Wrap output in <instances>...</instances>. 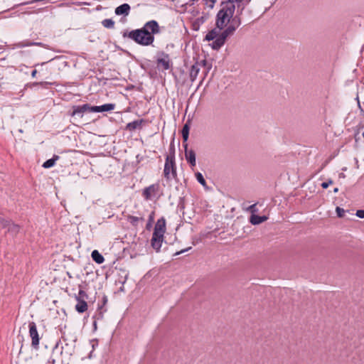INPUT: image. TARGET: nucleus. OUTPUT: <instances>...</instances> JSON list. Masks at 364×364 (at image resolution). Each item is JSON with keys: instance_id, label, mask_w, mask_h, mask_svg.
<instances>
[{"instance_id": "nucleus-1", "label": "nucleus", "mask_w": 364, "mask_h": 364, "mask_svg": "<svg viewBox=\"0 0 364 364\" xmlns=\"http://www.w3.org/2000/svg\"><path fill=\"white\" fill-rule=\"evenodd\" d=\"M241 0H224L220 3V10L215 16V26L219 30L235 27V31L241 24L240 15L245 9Z\"/></svg>"}, {"instance_id": "nucleus-2", "label": "nucleus", "mask_w": 364, "mask_h": 364, "mask_svg": "<svg viewBox=\"0 0 364 364\" xmlns=\"http://www.w3.org/2000/svg\"><path fill=\"white\" fill-rule=\"evenodd\" d=\"M160 26L155 20L147 21L142 28L124 33L123 37L129 38L142 46H153L154 35L160 33Z\"/></svg>"}, {"instance_id": "nucleus-3", "label": "nucleus", "mask_w": 364, "mask_h": 364, "mask_svg": "<svg viewBox=\"0 0 364 364\" xmlns=\"http://www.w3.org/2000/svg\"><path fill=\"white\" fill-rule=\"evenodd\" d=\"M164 176L167 181H169L171 178H173L178 181L176 173V166L175 162L174 154H170L166 156L164 169Z\"/></svg>"}, {"instance_id": "nucleus-4", "label": "nucleus", "mask_w": 364, "mask_h": 364, "mask_svg": "<svg viewBox=\"0 0 364 364\" xmlns=\"http://www.w3.org/2000/svg\"><path fill=\"white\" fill-rule=\"evenodd\" d=\"M87 112H93L92 106L88 103L71 106L70 109L68 111V115L71 117H77L79 118H82L84 114Z\"/></svg>"}, {"instance_id": "nucleus-5", "label": "nucleus", "mask_w": 364, "mask_h": 364, "mask_svg": "<svg viewBox=\"0 0 364 364\" xmlns=\"http://www.w3.org/2000/svg\"><path fill=\"white\" fill-rule=\"evenodd\" d=\"M235 27L227 28L220 32V34L213 40L212 43V48L214 50L220 49L225 43L226 38L234 33Z\"/></svg>"}, {"instance_id": "nucleus-6", "label": "nucleus", "mask_w": 364, "mask_h": 364, "mask_svg": "<svg viewBox=\"0 0 364 364\" xmlns=\"http://www.w3.org/2000/svg\"><path fill=\"white\" fill-rule=\"evenodd\" d=\"M156 63L159 70H167L172 67V61L169 55L164 51L157 53Z\"/></svg>"}, {"instance_id": "nucleus-7", "label": "nucleus", "mask_w": 364, "mask_h": 364, "mask_svg": "<svg viewBox=\"0 0 364 364\" xmlns=\"http://www.w3.org/2000/svg\"><path fill=\"white\" fill-rule=\"evenodd\" d=\"M29 327V336L31 338V346L34 349H38L40 337L37 331L36 324L34 321H31L28 323Z\"/></svg>"}, {"instance_id": "nucleus-8", "label": "nucleus", "mask_w": 364, "mask_h": 364, "mask_svg": "<svg viewBox=\"0 0 364 364\" xmlns=\"http://www.w3.org/2000/svg\"><path fill=\"white\" fill-rule=\"evenodd\" d=\"M75 143V151H80L81 153H87L88 149V145L91 142L88 141V138H74Z\"/></svg>"}, {"instance_id": "nucleus-9", "label": "nucleus", "mask_w": 364, "mask_h": 364, "mask_svg": "<svg viewBox=\"0 0 364 364\" xmlns=\"http://www.w3.org/2000/svg\"><path fill=\"white\" fill-rule=\"evenodd\" d=\"M164 234L157 232H153L152 237L151 239V246L156 252H159L161 244L164 240Z\"/></svg>"}, {"instance_id": "nucleus-10", "label": "nucleus", "mask_w": 364, "mask_h": 364, "mask_svg": "<svg viewBox=\"0 0 364 364\" xmlns=\"http://www.w3.org/2000/svg\"><path fill=\"white\" fill-rule=\"evenodd\" d=\"M159 183L152 184L143 190L142 196L146 200H151L153 196H155L159 190Z\"/></svg>"}, {"instance_id": "nucleus-11", "label": "nucleus", "mask_w": 364, "mask_h": 364, "mask_svg": "<svg viewBox=\"0 0 364 364\" xmlns=\"http://www.w3.org/2000/svg\"><path fill=\"white\" fill-rule=\"evenodd\" d=\"M144 119H138L134 122H129L126 126V129L132 132L134 130H140L142 129L143 125L146 123Z\"/></svg>"}, {"instance_id": "nucleus-12", "label": "nucleus", "mask_w": 364, "mask_h": 364, "mask_svg": "<svg viewBox=\"0 0 364 364\" xmlns=\"http://www.w3.org/2000/svg\"><path fill=\"white\" fill-rule=\"evenodd\" d=\"M126 218L127 220L134 228H137L139 222L142 223L144 221V218L140 213H138L137 216L127 215Z\"/></svg>"}, {"instance_id": "nucleus-13", "label": "nucleus", "mask_w": 364, "mask_h": 364, "mask_svg": "<svg viewBox=\"0 0 364 364\" xmlns=\"http://www.w3.org/2000/svg\"><path fill=\"white\" fill-rule=\"evenodd\" d=\"M115 108V105L112 103L105 104L101 106H92L93 112H102L112 111Z\"/></svg>"}, {"instance_id": "nucleus-14", "label": "nucleus", "mask_w": 364, "mask_h": 364, "mask_svg": "<svg viewBox=\"0 0 364 364\" xmlns=\"http://www.w3.org/2000/svg\"><path fill=\"white\" fill-rule=\"evenodd\" d=\"M166 230V220L164 217H161V218L158 219L155 225L154 232H157L164 235Z\"/></svg>"}, {"instance_id": "nucleus-15", "label": "nucleus", "mask_w": 364, "mask_h": 364, "mask_svg": "<svg viewBox=\"0 0 364 364\" xmlns=\"http://www.w3.org/2000/svg\"><path fill=\"white\" fill-rule=\"evenodd\" d=\"M130 9H131V7L130 6L125 3V4H123L119 6H117L116 9H115V14L118 16L119 15H124L125 16H128L129 12H130Z\"/></svg>"}, {"instance_id": "nucleus-16", "label": "nucleus", "mask_w": 364, "mask_h": 364, "mask_svg": "<svg viewBox=\"0 0 364 364\" xmlns=\"http://www.w3.org/2000/svg\"><path fill=\"white\" fill-rule=\"evenodd\" d=\"M186 148V158L187 161L190 164L191 166H196V154L193 150L188 151L187 150V144H185Z\"/></svg>"}, {"instance_id": "nucleus-17", "label": "nucleus", "mask_w": 364, "mask_h": 364, "mask_svg": "<svg viewBox=\"0 0 364 364\" xmlns=\"http://www.w3.org/2000/svg\"><path fill=\"white\" fill-rule=\"evenodd\" d=\"M77 304L75 305V310L80 313L82 314L87 310L88 305L85 299H76Z\"/></svg>"}, {"instance_id": "nucleus-18", "label": "nucleus", "mask_w": 364, "mask_h": 364, "mask_svg": "<svg viewBox=\"0 0 364 364\" xmlns=\"http://www.w3.org/2000/svg\"><path fill=\"white\" fill-rule=\"evenodd\" d=\"M199 71H200V64L198 63V62H196L195 64H193L191 66V68L190 70V80H191V82H193L196 80Z\"/></svg>"}, {"instance_id": "nucleus-19", "label": "nucleus", "mask_w": 364, "mask_h": 364, "mask_svg": "<svg viewBox=\"0 0 364 364\" xmlns=\"http://www.w3.org/2000/svg\"><path fill=\"white\" fill-rule=\"evenodd\" d=\"M267 220V217L265 215H258L255 214H252L250 216V221L252 225H259L262 223L263 222Z\"/></svg>"}, {"instance_id": "nucleus-20", "label": "nucleus", "mask_w": 364, "mask_h": 364, "mask_svg": "<svg viewBox=\"0 0 364 364\" xmlns=\"http://www.w3.org/2000/svg\"><path fill=\"white\" fill-rule=\"evenodd\" d=\"M222 30H219L217 27L210 31L205 36V40L208 41H213L220 34Z\"/></svg>"}, {"instance_id": "nucleus-21", "label": "nucleus", "mask_w": 364, "mask_h": 364, "mask_svg": "<svg viewBox=\"0 0 364 364\" xmlns=\"http://www.w3.org/2000/svg\"><path fill=\"white\" fill-rule=\"evenodd\" d=\"M91 257L92 260L98 264L103 263L105 261L103 255L96 250L92 252Z\"/></svg>"}, {"instance_id": "nucleus-22", "label": "nucleus", "mask_w": 364, "mask_h": 364, "mask_svg": "<svg viewBox=\"0 0 364 364\" xmlns=\"http://www.w3.org/2000/svg\"><path fill=\"white\" fill-rule=\"evenodd\" d=\"M59 159H60L59 156L54 154L51 159L46 161L43 164L42 166L44 168H51L55 164L56 161H58Z\"/></svg>"}, {"instance_id": "nucleus-23", "label": "nucleus", "mask_w": 364, "mask_h": 364, "mask_svg": "<svg viewBox=\"0 0 364 364\" xmlns=\"http://www.w3.org/2000/svg\"><path fill=\"white\" fill-rule=\"evenodd\" d=\"M21 230V226L18 224L14 223L13 221L8 228V232L17 235Z\"/></svg>"}, {"instance_id": "nucleus-24", "label": "nucleus", "mask_w": 364, "mask_h": 364, "mask_svg": "<svg viewBox=\"0 0 364 364\" xmlns=\"http://www.w3.org/2000/svg\"><path fill=\"white\" fill-rule=\"evenodd\" d=\"M107 296L105 295V296H103V297H102V305H100V306H98V311H99V313H98V314H97V319H101V318H102V317H103V312H102L101 310H102V308H103V307L107 304Z\"/></svg>"}, {"instance_id": "nucleus-25", "label": "nucleus", "mask_w": 364, "mask_h": 364, "mask_svg": "<svg viewBox=\"0 0 364 364\" xmlns=\"http://www.w3.org/2000/svg\"><path fill=\"white\" fill-rule=\"evenodd\" d=\"M102 24L105 28H113L114 27V21L111 18H106L102 21Z\"/></svg>"}, {"instance_id": "nucleus-26", "label": "nucleus", "mask_w": 364, "mask_h": 364, "mask_svg": "<svg viewBox=\"0 0 364 364\" xmlns=\"http://www.w3.org/2000/svg\"><path fill=\"white\" fill-rule=\"evenodd\" d=\"M196 178L199 183H200L203 187L207 186L206 181L203 176V174L200 172H196L195 173Z\"/></svg>"}, {"instance_id": "nucleus-27", "label": "nucleus", "mask_w": 364, "mask_h": 364, "mask_svg": "<svg viewBox=\"0 0 364 364\" xmlns=\"http://www.w3.org/2000/svg\"><path fill=\"white\" fill-rule=\"evenodd\" d=\"M11 223L12 220L11 219L0 218V226L2 229L9 228Z\"/></svg>"}, {"instance_id": "nucleus-28", "label": "nucleus", "mask_w": 364, "mask_h": 364, "mask_svg": "<svg viewBox=\"0 0 364 364\" xmlns=\"http://www.w3.org/2000/svg\"><path fill=\"white\" fill-rule=\"evenodd\" d=\"M154 216H155V212L151 211L149 215V220H148V222L146 225V230H149L151 228L152 223H154Z\"/></svg>"}, {"instance_id": "nucleus-29", "label": "nucleus", "mask_w": 364, "mask_h": 364, "mask_svg": "<svg viewBox=\"0 0 364 364\" xmlns=\"http://www.w3.org/2000/svg\"><path fill=\"white\" fill-rule=\"evenodd\" d=\"M32 46L45 47V45L41 42L25 41V42L21 43V46Z\"/></svg>"}, {"instance_id": "nucleus-30", "label": "nucleus", "mask_w": 364, "mask_h": 364, "mask_svg": "<svg viewBox=\"0 0 364 364\" xmlns=\"http://www.w3.org/2000/svg\"><path fill=\"white\" fill-rule=\"evenodd\" d=\"M79 287H80L79 293H78V295L75 296V299H87L88 296H87V293L81 289V285H80Z\"/></svg>"}, {"instance_id": "nucleus-31", "label": "nucleus", "mask_w": 364, "mask_h": 364, "mask_svg": "<svg viewBox=\"0 0 364 364\" xmlns=\"http://www.w3.org/2000/svg\"><path fill=\"white\" fill-rule=\"evenodd\" d=\"M189 134V127L185 124L181 130V136H188Z\"/></svg>"}, {"instance_id": "nucleus-32", "label": "nucleus", "mask_w": 364, "mask_h": 364, "mask_svg": "<svg viewBox=\"0 0 364 364\" xmlns=\"http://www.w3.org/2000/svg\"><path fill=\"white\" fill-rule=\"evenodd\" d=\"M336 212L338 218H343L344 216L345 210L343 208L336 207Z\"/></svg>"}, {"instance_id": "nucleus-33", "label": "nucleus", "mask_w": 364, "mask_h": 364, "mask_svg": "<svg viewBox=\"0 0 364 364\" xmlns=\"http://www.w3.org/2000/svg\"><path fill=\"white\" fill-rule=\"evenodd\" d=\"M333 183V181L331 179H328L327 181L323 182L321 186L323 189H326Z\"/></svg>"}, {"instance_id": "nucleus-34", "label": "nucleus", "mask_w": 364, "mask_h": 364, "mask_svg": "<svg viewBox=\"0 0 364 364\" xmlns=\"http://www.w3.org/2000/svg\"><path fill=\"white\" fill-rule=\"evenodd\" d=\"M48 84H50V83L48 82H33L32 84H31L30 87H33L38 86V85L44 86Z\"/></svg>"}, {"instance_id": "nucleus-35", "label": "nucleus", "mask_w": 364, "mask_h": 364, "mask_svg": "<svg viewBox=\"0 0 364 364\" xmlns=\"http://www.w3.org/2000/svg\"><path fill=\"white\" fill-rule=\"evenodd\" d=\"M198 63L200 64V66L207 67L208 71L210 70V66H211V65L208 66V63H207L206 60H202L201 61L198 62Z\"/></svg>"}, {"instance_id": "nucleus-36", "label": "nucleus", "mask_w": 364, "mask_h": 364, "mask_svg": "<svg viewBox=\"0 0 364 364\" xmlns=\"http://www.w3.org/2000/svg\"><path fill=\"white\" fill-rule=\"evenodd\" d=\"M355 215L360 218H364V210H358Z\"/></svg>"}, {"instance_id": "nucleus-37", "label": "nucleus", "mask_w": 364, "mask_h": 364, "mask_svg": "<svg viewBox=\"0 0 364 364\" xmlns=\"http://www.w3.org/2000/svg\"><path fill=\"white\" fill-rule=\"evenodd\" d=\"M251 1V0H241L240 4L242 5V9H245Z\"/></svg>"}, {"instance_id": "nucleus-38", "label": "nucleus", "mask_w": 364, "mask_h": 364, "mask_svg": "<svg viewBox=\"0 0 364 364\" xmlns=\"http://www.w3.org/2000/svg\"><path fill=\"white\" fill-rule=\"evenodd\" d=\"M205 21V18L204 17H203V16L201 18H198L196 20L197 22L198 21V22H200L202 23H204Z\"/></svg>"}, {"instance_id": "nucleus-39", "label": "nucleus", "mask_w": 364, "mask_h": 364, "mask_svg": "<svg viewBox=\"0 0 364 364\" xmlns=\"http://www.w3.org/2000/svg\"><path fill=\"white\" fill-rule=\"evenodd\" d=\"M255 207H256V204H253L250 206V209L251 210L252 212H255L256 210Z\"/></svg>"}, {"instance_id": "nucleus-40", "label": "nucleus", "mask_w": 364, "mask_h": 364, "mask_svg": "<svg viewBox=\"0 0 364 364\" xmlns=\"http://www.w3.org/2000/svg\"><path fill=\"white\" fill-rule=\"evenodd\" d=\"M75 4L77 5V6H80V5H88L89 4L86 3V2H76L75 3Z\"/></svg>"}, {"instance_id": "nucleus-41", "label": "nucleus", "mask_w": 364, "mask_h": 364, "mask_svg": "<svg viewBox=\"0 0 364 364\" xmlns=\"http://www.w3.org/2000/svg\"><path fill=\"white\" fill-rule=\"evenodd\" d=\"M36 74H37V70H33L31 73V76L32 77H35L36 76Z\"/></svg>"}, {"instance_id": "nucleus-42", "label": "nucleus", "mask_w": 364, "mask_h": 364, "mask_svg": "<svg viewBox=\"0 0 364 364\" xmlns=\"http://www.w3.org/2000/svg\"><path fill=\"white\" fill-rule=\"evenodd\" d=\"M191 248V247H188V248H186V249H185V250H181V251H180V252H176V255H179V254H181V253H182V252H186V251H187V250H190Z\"/></svg>"}, {"instance_id": "nucleus-43", "label": "nucleus", "mask_w": 364, "mask_h": 364, "mask_svg": "<svg viewBox=\"0 0 364 364\" xmlns=\"http://www.w3.org/2000/svg\"><path fill=\"white\" fill-rule=\"evenodd\" d=\"M68 5H69V4H68V3H62V4H59L58 6L59 7H63V6H67Z\"/></svg>"}, {"instance_id": "nucleus-44", "label": "nucleus", "mask_w": 364, "mask_h": 364, "mask_svg": "<svg viewBox=\"0 0 364 364\" xmlns=\"http://www.w3.org/2000/svg\"><path fill=\"white\" fill-rule=\"evenodd\" d=\"M141 159H142L141 156H140L139 155H137L136 156V161H137V163H139L140 161L141 160Z\"/></svg>"}, {"instance_id": "nucleus-45", "label": "nucleus", "mask_w": 364, "mask_h": 364, "mask_svg": "<svg viewBox=\"0 0 364 364\" xmlns=\"http://www.w3.org/2000/svg\"><path fill=\"white\" fill-rule=\"evenodd\" d=\"M331 159V158H330L328 160L326 161L325 163L322 165L321 168L325 167Z\"/></svg>"}, {"instance_id": "nucleus-46", "label": "nucleus", "mask_w": 364, "mask_h": 364, "mask_svg": "<svg viewBox=\"0 0 364 364\" xmlns=\"http://www.w3.org/2000/svg\"><path fill=\"white\" fill-rule=\"evenodd\" d=\"M44 9L43 8H41V9H38L36 11H35L34 13H38V12H41L43 11Z\"/></svg>"}, {"instance_id": "nucleus-47", "label": "nucleus", "mask_w": 364, "mask_h": 364, "mask_svg": "<svg viewBox=\"0 0 364 364\" xmlns=\"http://www.w3.org/2000/svg\"><path fill=\"white\" fill-rule=\"evenodd\" d=\"M180 200H181V202H180L179 205H181V208H183V203H182V204H181V202L183 200V198H180Z\"/></svg>"}, {"instance_id": "nucleus-48", "label": "nucleus", "mask_w": 364, "mask_h": 364, "mask_svg": "<svg viewBox=\"0 0 364 364\" xmlns=\"http://www.w3.org/2000/svg\"><path fill=\"white\" fill-rule=\"evenodd\" d=\"M188 139V138H183V143L185 144Z\"/></svg>"}, {"instance_id": "nucleus-49", "label": "nucleus", "mask_w": 364, "mask_h": 364, "mask_svg": "<svg viewBox=\"0 0 364 364\" xmlns=\"http://www.w3.org/2000/svg\"><path fill=\"white\" fill-rule=\"evenodd\" d=\"M333 192H334V193H338V188H335L333 189Z\"/></svg>"}, {"instance_id": "nucleus-50", "label": "nucleus", "mask_w": 364, "mask_h": 364, "mask_svg": "<svg viewBox=\"0 0 364 364\" xmlns=\"http://www.w3.org/2000/svg\"><path fill=\"white\" fill-rule=\"evenodd\" d=\"M2 215H3V213H2L1 212H0V218H4L2 217Z\"/></svg>"}, {"instance_id": "nucleus-51", "label": "nucleus", "mask_w": 364, "mask_h": 364, "mask_svg": "<svg viewBox=\"0 0 364 364\" xmlns=\"http://www.w3.org/2000/svg\"><path fill=\"white\" fill-rule=\"evenodd\" d=\"M94 326H95V328H96V322L95 321L94 322Z\"/></svg>"}, {"instance_id": "nucleus-52", "label": "nucleus", "mask_w": 364, "mask_h": 364, "mask_svg": "<svg viewBox=\"0 0 364 364\" xmlns=\"http://www.w3.org/2000/svg\"><path fill=\"white\" fill-rule=\"evenodd\" d=\"M363 136L364 137V132L362 134Z\"/></svg>"}]
</instances>
